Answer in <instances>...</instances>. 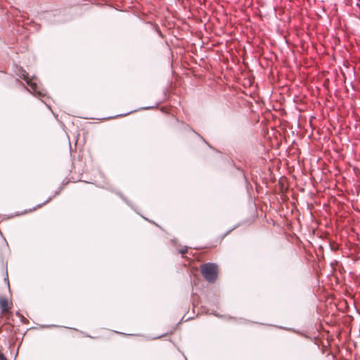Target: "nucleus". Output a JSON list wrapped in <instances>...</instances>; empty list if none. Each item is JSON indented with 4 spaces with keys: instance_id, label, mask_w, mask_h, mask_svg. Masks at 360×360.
<instances>
[{
    "instance_id": "nucleus-32",
    "label": "nucleus",
    "mask_w": 360,
    "mask_h": 360,
    "mask_svg": "<svg viewBox=\"0 0 360 360\" xmlns=\"http://www.w3.org/2000/svg\"><path fill=\"white\" fill-rule=\"evenodd\" d=\"M117 333H120V334H123L122 332H117Z\"/></svg>"
},
{
    "instance_id": "nucleus-8",
    "label": "nucleus",
    "mask_w": 360,
    "mask_h": 360,
    "mask_svg": "<svg viewBox=\"0 0 360 360\" xmlns=\"http://www.w3.org/2000/svg\"><path fill=\"white\" fill-rule=\"evenodd\" d=\"M188 127H189V129H190L191 131H193V132H194V133H195V134H196V135H197V136L200 139V140H201L203 143H205L208 147H210V148H212V147L211 146V145H210V143H208V142H207V141H206V140H205V139H204V138H203V137H202L200 134H198V132H196V131H195L193 128L190 127L189 126H188Z\"/></svg>"
},
{
    "instance_id": "nucleus-31",
    "label": "nucleus",
    "mask_w": 360,
    "mask_h": 360,
    "mask_svg": "<svg viewBox=\"0 0 360 360\" xmlns=\"http://www.w3.org/2000/svg\"><path fill=\"white\" fill-rule=\"evenodd\" d=\"M230 319H235V318H233V317H229Z\"/></svg>"
},
{
    "instance_id": "nucleus-24",
    "label": "nucleus",
    "mask_w": 360,
    "mask_h": 360,
    "mask_svg": "<svg viewBox=\"0 0 360 360\" xmlns=\"http://www.w3.org/2000/svg\"><path fill=\"white\" fill-rule=\"evenodd\" d=\"M41 101H42V102H43V103H44L46 105V106L48 107V108H50V106H49V105H47L44 101H43V100H41Z\"/></svg>"
},
{
    "instance_id": "nucleus-13",
    "label": "nucleus",
    "mask_w": 360,
    "mask_h": 360,
    "mask_svg": "<svg viewBox=\"0 0 360 360\" xmlns=\"http://www.w3.org/2000/svg\"><path fill=\"white\" fill-rule=\"evenodd\" d=\"M155 32L158 34V35L161 38H164V37H165L164 34L162 33V32L160 31V28L158 26H155Z\"/></svg>"
},
{
    "instance_id": "nucleus-26",
    "label": "nucleus",
    "mask_w": 360,
    "mask_h": 360,
    "mask_svg": "<svg viewBox=\"0 0 360 360\" xmlns=\"http://www.w3.org/2000/svg\"><path fill=\"white\" fill-rule=\"evenodd\" d=\"M15 314H16L17 316H20L19 311H17Z\"/></svg>"
},
{
    "instance_id": "nucleus-11",
    "label": "nucleus",
    "mask_w": 360,
    "mask_h": 360,
    "mask_svg": "<svg viewBox=\"0 0 360 360\" xmlns=\"http://www.w3.org/2000/svg\"><path fill=\"white\" fill-rule=\"evenodd\" d=\"M274 326L276 327V328H281V329L286 330H288V331H292V332L296 333H299L297 330H296L295 329H293L292 328H287V327H283V326H276V325H274Z\"/></svg>"
},
{
    "instance_id": "nucleus-21",
    "label": "nucleus",
    "mask_w": 360,
    "mask_h": 360,
    "mask_svg": "<svg viewBox=\"0 0 360 360\" xmlns=\"http://www.w3.org/2000/svg\"><path fill=\"white\" fill-rule=\"evenodd\" d=\"M248 321L245 319H243L242 318H240V323H248Z\"/></svg>"
},
{
    "instance_id": "nucleus-27",
    "label": "nucleus",
    "mask_w": 360,
    "mask_h": 360,
    "mask_svg": "<svg viewBox=\"0 0 360 360\" xmlns=\"http://www.w3.org/2000/svg\"><path fill=\"white\" fill-rule=\"evenodd\" d=\"M124 335H133L132 334H127V333H125Z\"/></svg>"
},
{
    "instance_id": "nucleus-28",
    "label": "nucleus",
    "mask_w": 360,
    "mask_h": 360,
    "mask_svg": "<svg viewBox=\"0 0 360 360\" xmlns=\"http://www.w3.org/2000/svg\"><path fill=\"white\" fill-rule=\"evenodd\" d=\"M52 114H53V115L56 117V115H55L54 112L52 111Z\"/></svg>"
},
{
    "instance_id": "nucleus-15",
    "label": "nucleus",
    "mask_w": 360,
    "mask_h": 360,
    "mask_svg": "<svg viewBox=\"0 0 360 360\" xmlns=\"http://www.w3.org/2000/svg\"><path fill=\"white\" fill-rule=\"evenodd\" d=\"M41 327L48 328H52V327H58V326H56V325H44Z\"/></svg>"
},
{
    "instance_id": "nucleus-33",
    "label": "nucleus",
    "mask_w": 360,
    "mask_h": 360,
    "mask_svg": "<svg viewBox=\"0 0 360 360\" xmlns=\"http://www.w3.org/2000/svg\"><path fill=\"white\" fill-rule=\"evenodd\" d=\"M0 234H1V235H2V233H1V231H0Z\"/></svg>"
},
{
    "instance_id": "nucleus-3",
    "label": "nucleus",
    "mask_w": 360,
    "mask_h": 360,
    "mask_svg": "<svg viewBox=\"0 0 360 360\" xmlns=\"http://www.w3.org/2000/svg\"><path fill=\"white\" fill-rule=\"evenodd\" d=\"M61 11L56 9L52 11H46L42 13V18L50 23L62 22L65 19L60 17Z\"/></svg>"
},
{
    "instance_id": "nucleus-14",
    "label": "nucleus",
    "mask_w": 360,
    "mask_h": 360,
    "mask_svg": "<svg viewBox=\"0 0 360 360\" xmlns=\"http://www.w3.org/2000/svg\"><path fill=\"white\" fill-rule=\"evenodd\" d=\"M188 247L187 246H184L183 248L179 250V252L181 255H184L185 254L186 252H187L188 251Z\"/></svg>"
},
{
    "instance_id": "nucleus-5",
    "label": "nucleus",
    "mask_w": 360,
    "mask_h": 360,
    "mask_svg": "<svg viewBox=\"0 0 360 360\" xmlns=\"http://www.w3.org/2000/svg\"><path fill=\"white\" fill-rule=\"evenodd\" d=\"M115 193L133 210L138 213L137 207L129 200L120 191H116Z\"/></svg>"
},
{
    "instance_id": "nucleus-9",
    "label": "nucleus",
    "mask_w": 360,
    "mask_h": 360,
    "mask_svg": "<svg viewBox=\"0 0 360 360\" xmlns=\"http://www.w3.org/2000/svg\"><path fill=\"white\" fill-rule=\"evenodd\" d=\"M237 170L239 172L240 174L241 175V176L243 178L245 184L248 185L249 183H248V179L245 176V172L244 170H243L242 169H240V167H236Z\"/></svg>"
},
{
    "instance_id": "nucleus-1",
    "label": "nucleus",
    "mask_w": 360,
    "mask_h": 360,
    "mask_svg": "<svg viewBox=\"0 0 360 360\" xmlns=\"http://www.w3.org/2000/svg\"><path fill=\"white\" fill-rule=\"evenodd\" d=\"M20 77L26 81L27 84L30 87V89H29L24 86L25 89L29 93L39 98L46 96V91L38 84L36 77L32 76L31 78H28V73L24 70H22Z\"/></svg>"
},
{
    "instance_id": "nucleus-16",
    "label": "nucleus",
    "mask_w": 360,
    "mask_h": 360,
    "mask_svg": "<svg viewBox=\"0 0 360 360\" xmlns=\"http://www.w3.org/2000/svg\"><path fill=\"white\" fill-rule=\"evenodd\" d=\"M143 218L145 220L148 221H150V223L154 224L155 226H157L160 227V226H159L158 224H157L155 221H150V220H149L148 219H147V218H146V217H143Z\"/></svg>"
},
{
    "instance_id": "nucleus-29",
    "label": "nucleus",
    "mask_w": 360,
    "mask_h": 360,
    "mask_svg": "<svg viewBox=\"0 0 360 360\" xmlns=\"http://www.w3.org/2000/svg\"><path fill=\"white\" fill-rule=\"evenodd\" d=\"M137 214H139L140 217H143L142 214H140L139 212H138V213H137Z\"/></svg>"
},
{
    "instance_id": "nucleus-6",
    "label": "nucleus",
    "mask_w": 360,
    "mask_h": 360,
    "mask_svg": "<svg viewBox=\"0 0 360 360\" xmlns=\"http://www.w3.org/2000/svg\"><path fill=\"white\" fill-rule=\"evenodd\" d=\"M9 308L8 306V300L6 297L0 298V310L1 312H4L6 309Z\"/></svg>"
},
{
    "instance_id": "nucleus-10",
    "label": "nucleus",
    "mask_w": 360,
    "mask_h": 360,
    "mask_svg": "<svg viewBox=\"0 0 360 360\" xmlns=\"http://www.w3.org/2000/svg\"><path fill=\"white\" fill-rule=\"evenodd\" d=\"M240 225V224H238L236 226H234L233 228H231V229L228 230L226 233H224L222 235L221 239H223L224 237H226L227 235H229L232 231L237 229Z\"/></svg>"
},
{
    "instance_id": "nucleus-19",
    "label": "nucleus",
    "mask_w": 360,
    "mask_h": 360,
    "mask_svg": "<svg viewBox=\"0 0 360 360\" xmlns=\"http://www.w3.org/2000/svg\"><path fill=\"white\" fill-rule=\"evenodd\" d=\"M164 335H165V334L159 335V336H157V337H153L151 339H153V340L158 339V338H160L163 337Z\"/></svg>"
},
{
    "instance_id": "nucleus-22",
    "label": "nucleus",
    "mask_w": 360,
    "mask_h": 360,
    "mask_svg": "<svg viewBox=\"0 0 360 360\" xmlns=\"http://www.w3.org/2000/svg\"><path fill=\"white\" fill-rule=\"evenodd\" d=\"M68 181H65V180L63 181L62 182V185L60 186H63V188L64 187V186H65L67 184H68Z\"/></svg>"
},
{
    "instance_id": "nucleus-23",
    "label": "nucleus",
    "mask_w": 360,
    "mask_h": 360,
    "mask_svg": "<svg viewBox=\"0 0 360 360\" xmlns=\"http://www.w3.org/2000/svg\"><path fill=\"white\" fill-rule=\"evenodd\" d=\"M4 242H5V246H6L7 248H8V243H7V242H6V239H5V238H4Z\"/></svg>"
},
{
    "instance_id": "nucleus-2",
    "label": "nucleus",
    "mask_w": 360,
    "mask_h": 360,
    "mask_svg": "<svg viewBox=\"0 0 360 360\" xmlns=\"http://www.w3.org/2000/svg\"><path fill=\"white\" fill-rule=\"evenodd\" d=\"M201 274L209 283H214L218 275V266L215 263H205L201 266Z\"/></svg>"
},
{
    "instance_id": "nucleus-12",
    "label": "nucleus",
    "mask_w": 360,
    "mask_h": 360,
    "mask_svg": "<svg viewBox=\"0 0 360 360\" xmlns=\"http://www.w3.org/2000/svg\"><path fill=\"white\" fill-rule=\"evenodd\" d=\"M160 104V101H158V102H157L155 103V105L143 106V107L140 108L139 110H149V109H152V108L158 107Z\"/></svg>"
},
{
    "instance_id": "nucleus-7",
    "label": "nucleus",
    "mask_w": 360,
    "mask_h": 360,
    "mask_svg": "<svg viewBox=\"0 0 360 360\" xmlns=\"http://www.w3.org/2000/svg\"><path fill=\"white\" fill-rule=\"evenodd\" d=\"M136 111H137V110H131L129 112H125V113H122L120 115H116L110 116L108 117L101 118V120H103L113 119V118H116L117 117H124V116H127V115H129L131 112H136Z\"/></svg>"
},
{
    "instance_id": "nucleus-17",
    "label": "nucleus",
    "mask_w": 360,
    "mask_h": 360,
    "mask_svg": "<svg viewBox=\"0 0 360 360\" xmlns=\"http://www.w3.org/2000/svg\"><path fill=\"white\" fill-rule=\"evenodd\" d=\"M4 281L7 282L8 287V288H10V285H9V281H8V273L7 272H6V277L4 278Z\"/></svg>"
},
{
    "instance_id": "nucleus-30",
    "label": "nucleus",
    "mask_w": 360,
    "mask_h": 360,
    "mask_svg": "<svg viewBox=\"0 0 360 360\" xmlns=\"http://www.w3.org/2000/svg\"><path fill=\"white\" fill-rule=\"evenodd\" d=\"M137 214H139L140 217H143L142 214H140L139 212H138V213H137Z\"/></svg>"
},
{
    "instance_id": "nucleus-25",
    "label": "nucleus",
    "mask_w": 360,
    "mask_h": 360,
    "mask_svg": "<svg viewBox=\"0 0 360 360\" xmlns=\"http://www.w3.org/2000/svg\"><path fill=\"white\" fill-rule=\"evenodd\" d=\"M62 15H64V13H61V14H60V17L63 18ZM63 19H64V18H63ZM65 20H66V19L65 18Z\"/></svg>"
},
{
    "instance_id": "nucleus-18",
    "label": "nucleus",
    "mask_w": 360,
    "mask_h": 360,
    "mask_svg": "<svg viewBox=\"0 0 360 360\" xmlns=\"http://www.w3.org/2000/svg\"><path fill=\"white\" fill-rule=\"evenodd\" d=\"M0 360H8L3 353H0Z\"/></svg>"
},
{
    "instance_id": "nucleus-20",
    "label": "nucleus",
    "mask_w": 360,
    "mask_h": 360,
    "mask_svg": "<svg viewBox=\"0 0 360 360\" xmlns=\"http://www.w3.org/2000/svg\"><path fill=\"white\" fill-rule=\"evenodd\" d=\"M214 316H217V317H221V315H219L218 313L214 311L213 313H212Z\"/></svg>"
},
{
    "instance_id": "nucleus-4",
    "label": "nucleus",
    "mask_w": 360,
    "mask_h": 360,
    "mask_svg": "<svg viewBox=\"0 0 360 360\" xmlns=\"http://www.w3.org/2000/svg\"><path fill=\"white\" fill-rule=\"evenodd\" d=\"M63 190V186H60L57 191H55V193L52 196H50L48 198V199L46 200H45L44 202L42 203H40L37 205H36L35 207H34L32 209H30L29 210V212H31V211H33V210H37V208H39L41 207V206L46 205L47 202H50L54 197H56V195H58L60 192L61 191Z\"/></svg>"
}]
</instances>
